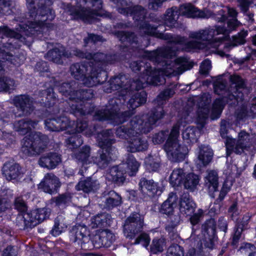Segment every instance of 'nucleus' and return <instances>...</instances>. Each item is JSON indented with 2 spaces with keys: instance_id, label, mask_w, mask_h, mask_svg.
<instances>
[{
  "instance_id": "obj_1",
  "label": "nucleus",
  "mask_w": 256,
  "mask_h": 256,
  "mask_svg": "<svg viewBox=\"0 0 256 256\" xmlns=\"http://www.w3.org/2000/svg\"><path fill=\"white\" fill-rule=\"evenodd\" d=\"M176 48L168 46L159 48L153 51L145 52L144 55V57L155 64L162 66V68L152 69L149 64L143 60L132 62L130 64V68L132 71L140 70L141 68L144 67V72L142 76L133 79L132 81L128 79V76L122 74L127 77V84H134L136 81L142 82V88L144 87L146 84L160 85L165 83L164 76H176L191 68L192 65L189 63L186 58H178L174 62L170 60L176 56Z\"/></svg>"
},
{
  "instance_id": "obj_2",
  "label": "nucleus",
  "mask_w": 256,
  "mask_h": 256,
  "mask_svg": "<svg viewBox=\"0 0 256 256\" xmlns=\"http://www.w3.org/2000/svg\"><path fill=\"white\" fill-rule=\"evenodd\" d=\"M28 13L26 18L20 16L16 20L20 24V32H16L8 26H0V34L8 38H14L24 44L30 46L33 41L32 36L38 32L43 30L45 25L50 24L46 21H52L55 18V14L50 7L52 4L50 0H26Z\"/></svg>"
},
{
  "instance_id": "obj_3",
  "label": "nucleus",
  "mask_w": 256,
  "mask_h": 256,
  "mask_svg": "<svg viewBox=\"0 0 256 256\" xmlns=\"http://www.w3.org/2000/svg\"><path fill=\"white\" fill-rule=\"evenodd\" d=\"M110 90L107 92L118 90V98L114 97L108 100L104 108L96 112L94 118L98 120H114L116 122H123L124 120L120 118V108L126 102V96L130 92L142 89V82L136 81L134 84H127L128 78L126 76H116L110 80Z\"/></svg>"
},
{
  "instance_id": "obj_4",
  "label": "nucleus",
  "mask_w": 256,
  "mask_h": 256,
  "mask_svg": "<svg viewBox=\"0 0 256 256\" xmlns=\"http://www.w3.org/2000/svg\"><path fill=\"white\" fill-rule=\"evenodd\" d=\"M228 14L232 19L227 22V27L215 26V28H208L200 30L198 32H190L189 38L197 40H201L202 42L198 40H190L186 44V48L188 50L195 49H203L205 48H208L210 46L216 47L219 46L217 44L216 39L214 38L216 35L223 34L228 35L232 30H235L240 24L236 17L238 14L236 10L230 7H227Z\"/></svg>"
},
{
  "instance_id": "obj_5",
  "label": "nucleus",
  "mask_w": 256,
  "mask_h": 256,
  "mask_svg": "<svg viewBox=\"0 0 256 256\" xmlns=\"http://www.w3.org/2000/svg\"><path fill=\"white\" fill-rule=\"evenodd\" d=\"M193 105L192 102H189L186 106L179 112L178 121L173 126L164 144V150L168 158L172 162H176L184 160L188 154L187 148L180 145L178 138L179 136L180 127L185 126L186 123L191 121L189 116L193 110Z\"/></svg>"
},
{
  "instance_id": "obj_6",
  "label": "nucleus",
  "mask_w": 256,
  "mask_h": 256,
  "mask_svg": "<svg viewBox=\"0 0 256 256\" xmlns=\"http://www.w3.org/2000/svg\"><path fill=\"white\" fill-rule=\"evenodd\" d=\"M69 71L74 78L82 81L83 84L88 87L103 84L108 77L106 72L102 70L99 72H96V74H95L91 65L84 62L72 64Z\"/></svg>"
},
{
  "instance_id": "obj_7",
  "label": "nucleus",
  "mask_w": 256,
  "mask_h": 256,
  "mask_svg": "<svg viewBox=\"0 0 256 256\" xmlns=\"http://www.w3.org/2000/svg\"><path fill=\"white\" fill-rule=\"evenodd\" d=\"M82 2L86 4L88 8L92 7L94 8H78V6L76 8L70 4H68L66 10L74 19H81L85 22L92 23L96 20L98 16L111 17L110 14L102 9V2L101 0H81L80 5Z\"/></svg>"
},
{
  "instance_id": "obj_8",
  "label": "nucleus",
  "mask_w": 256,
  "mask_h": 256,
  "mask_svg": "<svg viewBox=\"0 0 256 256\" xmlns=\"http://www.w3.org/2000/svg\"><path fill=\"white\" fill-rule=\"evenodd\" d=\"M49 142L47 136L40 132L32 133L22 141V152L28 156H36L46 151Z\"/></svg>"
},
{
  "instance_id": "obj_9",
  "label": "nucleus",
  "mask_w": 256,
  "mask_h": 256,
  "mask_svg": "<svg viewBox=\"0 0 256 256\" xmlns=\"http://www.w3.org/2000/svg\"><path fill=\"white\" fill-rule=\"evenodd\" d=\"M186 16L188 18H205L204 13L198 10L192 4H185L182 5L180 8V12H178L176 8H173L168 9L166 11L165 17V24L169 27H172L176 23L179 14Z\"/></svg>"
},
{
  "instance_id": "obj_10",
  "label": "nucleus",
  "mask_w": 256,
  "mask_h": 256,
  "mask_svg": "<svg viewBox=\"0 0 256 256\" xmlns=\"http://www.w3.org/2000/svg\"><path fill=\"white\" fill-rule=\"evenodd\" d=\"M93 96V90L91 88H82L78 90H74L70 96L68 97V100H66V102L74 112L86 115L88 114V112L84 109L82 102L90 99Z\"/></svg>"
},
{
  "instance_id": "obj_11",
  "label": "nucleus",
  "mask_w": 256,
  "mask_h": 256,
  "mask_svg": "<svg viewBox=\"0 0 256 256\" xmlns=\"http://www.w3.org/2000/svg\"><path fill=\"white\" fill-rule=\"evenodd\" d=\"M252 138V136L245 131L239 132L237 140L228 137L225 142L226 156H230L232 152L237 154L243 152L244 150L250 147Z\"/></svg>"
},
{
  "instance_id": "obj_12",
  "label": "nucleus",
  "mask_w": 256,
  "mask_h": 256,
  "mask_svg": "<svg viewBox=\"0 0 256 256\" xmlns=\"http://www.w3.org/2000/svg\"><path fill=\"white\" fill-rule=\"evenodd\" d=\"M242 97L243 93L232 92L229 88L226 96L222 98H216L214 102L212 109V119H216L220 116L226 102L228 103L232 101L230 104H235L236 103H238V99L242 100Z\"/></svg>"
},
{
  "instance_id": "obj_13",
  "label": "nucleus",
  "mask_w": 256,
  "mask_h": 256,
  "mask_svg": "<svg viewBox=\"0 0 256 256\" xmlns=\"http://www.w3.org/2000/svg\"><path fill=\"white\" fill-rule=\"evenodd\" d=\"M140 29L141 30L146 34L155 36L157 38L167 40L170 42L174 44H184V48L185 50L188 51L186 50V44L189 42H187L186 38L184 36H172L170 34L159 32V30H158L156 28L151 26L147 22H144L140 26Z\"/></svg>"
},
{
  "instance_id": "obj_14",
  "label": "nucleus",
  "mask_w": 256,
  "mask_h": 256,
  "mask_svg": "<svg viewBox=\"0 0 256 256\" xmlns=\"http://www.w3.org/2000/svg\"><path fill=\"white\" fill-rule=\"evenodd\" d=\"M144 220L140 214L134 213L130 214L125 220L124 232L126 238H132L142 232Z\"/></svg>"
},
{
  "instance_id": "obj_15",
  "label": "nucleus",
  "mask_w": 256,
  "mask_h": 256,
  "mask_svg": "<svg viewBox=\"0 0 256 256\" xmlns=\"http://www.w3.org/2000/svg\"><path fill=\"white\" fill-rule=\"evenodd\" d=\"M202 228L204 236L202 239L204 245L206 248L212 249L214 246V242L217 239L215 220L210 218L206 220L202 225Z\"/></svg>"
},
{
  "instance_id": "obj_16",
  "label": "nucleus",
  "mask_w": 256,
  "mask_h": 256,
  "mask_svg": "<svg viewBox=\"0 0 256 256\" xmlns=\"http://www.w3.org/2000/svg\"><path fill=\"white\" fill-rule=\"evenodd\" d=\"M114 240L115 236L107 229L97 230L92 238V242L96 248L110 247Z\"/></svg>"
},
{
  "instance_id": "obj_17",
  "label": "nucleus",
  "mask_w": 256,
  "mask_h": 256,
  "mask_svg": "<svg viewBox=\"0 0 256 256\" xmlns=\"http://www.w3.org/2000/svg\"><path fill=\"white\" fill-rule=\"evenodd\" d=\"M14 105L22 112V116H28L34 110V100L28 94H20L14 97Z\"/></svg>"
},
{
  "instance_id": "obj_18",
  "label": "nucleus",
  "mask_w": 256,
  "mask_h": 256,
  "mask_svg": "<svg viewBox=\"0 0 256 256\" xmlns=\"http://www.w3.org/2000/svg\"><path fill=\"white\" fill-rule=\"evenodd\" d=\"M211 96L208 94H204L198 102L197 110V122L204 126L206 120L210 112V104L211 102Z\"/></svg>"
},
{
  "instance_id": "obj_19",
  "label": "nucleus",
  "mask_w": 256,
  "mask_h": 256,
  "mask_svg": "<svg viewBox=\"0 0 256 256\" xmlns=\"http://www.w3.org/2000/svg\"><path fill=\"white\" fill-rule=\"evenodd\" d=\"M62 162V156L55 152H50L42 154L38 159V165L48 170L54 169Z\"/></svg>"
},
{
  "instance_id": "obj_20",
  "label": "nucleus",
  "mask_w": 256,
  "mask_h": 256,
  "mask_svg": "<svg viewBox=\"0 0 256 256\" xmlns=\"http://www.w3.org/2000/svg\"><path fill=\"white\" fill-rule=\"evenodd\" d=\"M132 134H140L141 133L146 134L152 128L148 119L144 120L143 116H136L132 118L128 124Z\"/></svg>"
},
{
  "instance_id": "obj_21",
  "label": "nucleus",
  "mask_w": 256,
  "mask_h": 256,
  "mask_svg": "<svg viewBox=\"0 0 256 256\" xmlns=\"http://www.w3.org/2000/svg\"><path fill=\"white\" fill-rule=\"evenodd\" d=\"M122 204V198L114 190L105 193L104 196L100 198L99 205L102 209L110 210L117 207Z\"/></svg>"
},
{
  "instance_id": "obj_22",
  "label": "nucleus",
  "mask_w": 256,
  "mask_h": 256,
  "mask_svg": "<svg viewBox=\"0 0 256 256\" xmlns=\"http://www.w3.org/2000/svg\"><path fill=\"white\" fill-rule=\"evenodd\" d=\"M46 128L50 131L64 130L70 126L69 118L64 116L56 118H48L45 120Z\"/></svg>"
},
{
  "instance_id": "obj_23",
  "label": "nucleus",
  "mask_w": 256,
  "mask_h": 256,
  "mask_svg": "<svg viewBox=\"0 0 256 256\" xmlns=\"http://www.w3.org/2000/svg\"><path fill=\"white\" fill-rule=\"evenodd\" d=\"M147 140L141 134H132L128 140L127 151L130 152H143L148 148Z\"/></svg>"
},
{
  "instance_id": "obj_24",
  "label": "nucleus",
  "mask_w": 256,
  "mask_h": 256,
  "mask_svg": "<svg viewBox=\"0 0 256 256\" xmlns=\"http://www.w3.org/2000/svg\"><path fill=\"white\" fill-rule=\"evenodd\" d=\"M48 60L59 64H64L63 58L72 57L70 52L62 46H58L49 50L44 56Z\"/></svg>"
},
{
  "instance_id": "obj_25",
  "label": "nucleus",
  "mask_w": 256,
  "mask_h": 256,
  "mask_svg": "<svg viewBox=\"0 0 256 256\" xmlns=\"http://www.w3.org/2000/svg\"><path fill=\"white\" fill-rule=\"evenodd\" d=\"M59 179L52 173H47L45 174L42 180L38 185V188L44 192L52 194L56 192L60 186Z\"/></svg>"
},
{
  "instance_id": "obj_26",
  "label": "nucleus",
  "mask_w": 256,
  "mask_h": 256,
  "mask_svg": "<svg viewBox=\"0 0 256 256\" xmlns=\"http://www.w3.org/2000/svg\"><path fill=\"white\" fill-rule=\"evenodd\" d=\"M118 10L122 14L132 16L136 20H144L147 14V10L140 5L129 8H118Z\"/></svg>"
},
{
  "instance_id": "obj_27",
  "label": "nucleus",
  "mask_w": 256,
  "mask_h": 256,
  "mask_svg": "<svg viewBox=\"0 0 256 256\" xmlns=\"http://www.w3.org/2000/svg\"><path fill=\"white\" fill-rule=\"evenodd\" d=\"M224 76H227L230 82V87L229 88H230V92H238L239 94L243 93L244 92L246 93L248 92L244 80L240 76L228 74H224Z\"/></svg>"
},
{
  "instance_id": "obj_28",
  "label": "nucleus",
  "mask_w": 256,
  "mask_h": 256,
  "mask_svg": "<svg viewBox=\"0 0 256 256\" xmlns=\"http://www.w3.org/2000/svg\"><path fill=\"white\" fill-rule=\"evenodd\" d=\"M20 166L12 162H6L2 168V174L8 180H15L21 174Z\"/></svg>"
},
{
  "instance_id": "obj_29",
  "label": "nucleus",
  "mask_w": 256,
  "mask_h": 256,
  "mask_svg": "<svg viewBox=\"0 0 256 256\" xmlns=\"http://www.w3.org/2000/svg\"><path fill=\"white\" fill-rule=\"evenodd\" d=\"M140 164L137 162L134 156L128 154L124 162L120 164V168H123L125 173L130 176H134L138 171Z\"/></svg>"
},
{
  "instance_id": "obj_30",
  "label": "nucleus",
  "mask_w": 256,
  "mask_h": 256,
  "mask_svg": "<svg viewBox=\"0 0 256 256\" xmlns=\"http://www.w3.org/2000/svg\"><path fill=\"white\" fill-rule=\"evenodd\" d=\"M139 188L142 193L149 197H154L158 194L157 184L153 180H148L146 178H142L139 182Z\"/></svg>"
},
{
  "instance_id": "obj_31",
  "label": "nucleus",
  "mask_w": 256,
  "mask_h": 256,
  "mask_svg": "<svg viewBox=\"0 0 256 256\" xmlns=\"http://www.w3.org/2000/svg\"><path fill=\"white\" fill-rule=\"evenodd\" d=\"M248 34V32L242 30L236 36H233V41L224 44V50L223 51L218 49L216 50L217 54L221 56H228L229 54H226V52H228L229 50L238 44H244L246 42L245 38Z\"/></svg>"
},
{
  "instance_id": "obj_32",
  "label": "nucleus",
  "mask_w": 256,
  "mask_h": 256,
  "mask_svg": "<svg viewBox=\"0 0 256 256\" xmlns=\"http://www.w3.org/2000/svg\"><path fill=\"white\" fill-rule=\"evenodd\" d=\"M199 151L196 160L197 164L200 167L207 166L212 160L213 156L212 150L208 146L202 145L199 146Z\"/></svg>"
},
{
  "instance_id": "obj_33",
  "label": "nucleus",
  "mask_w": 256,
  "mask_h": 256,
  "mask_svg": "<svg viewBox=\"0 0 256 256\" xmlns=\"http://www.w3.org/2000/svg\"><path fill=\"white\" fill-rule=\"evenodd\" d=\"M38 121L26 118L21 120L14 124L16 130L24 135L32 129L36 128Z\"/></svg>"
},
{
  "instance_id": "obj_34",
  "label": "nucleus",
  "mask_w": 256,
  "mask_h": 256,
  "mask_svg": "<svg viewBox=\"0 0 256 256\" xmlns=\"http://www.w3.org/2000/svg\"><path fill=\"white\" fill-rule=\"evenodd\" d=\"M206 172L205 184L208 189L210 196L214 198V192L218 190V174L213 170H207Z\"/></svg>"
},
{
  "instance_id": "obj_35",
  "label": "nucleus",
  "mask_w": 256,
  "mask_h": 256,
  "mask_svg": "<svg viewBox=\"0 0 256 256\" xmlns=\"http://www.w3.org/2000/svg\"><path fill=\"white\" fill-rule=\"evenodd\" d=\"M196 206L188 194H184L181 198L180 210V212L186 216L194 214Z\"/></svg>"
},
{
  "instance_id": "obj_36",
  "label": "nucleus",
  "mask_w": 256,
  "mask_h": 256,
  "mask_svg": "<svg viewBox=\"0 0 256 256\" xmlns=\"http://www.w3.org/2000/svg\"><path fill=\"white\" fill-rule=\"evenodd\" d=\"M178 197L176 193L172 192L168 194V198L161 205L160 212L167 216L174 212V208L176 204Z\"/></svg>"
},
{
  "instance_id": "obj_37",
  "label": "nucleus",
  "mask_w": 256,
  "mask_h": 256,
  "mask_svg": "<svg viewBox=\"0 0 256 256\" xmlns=\"http://www.w3.org/2000/svg\"><path fill=\"white\" fill-rule=\"evenodd\" d=\"M32 226L34 227L49 217L50 211L46 208H38L29 212Z\"/></svg>"
},
{
  "instance_id": "obj_38",
  "label": "nucleus",
  "mask_w": 256,
  "mask_h": 256,
  "mask_svg": "<svg viewBox=\"0 0 256 256\" xmlns=\"http://www.w3.org/2000/svg\"><path fill=\"white\" fill-rule=\"evenodd\" d=\"M99 188V184L96 180L88 177L86 179L81 180L76 186L78 190H82L86 193H88L96 190Z\"/></svg>"
},
{
  "instance_id": "obj_39",
  "label": "nucleus",
  "mask_w": 256,
  "mask_h": 256,
  "mask_svg": "<svg viewBox=\"0 0 256 256\" xmlns=\"http://www.w3.org/2000/svg\"><path fill=\"white\" fill-rule=\"evenodd\" d=\"M123 168H120L118 166H114L110 170L109 174H107V178L114 183L120 185L125 180L124 174H126Z\"/></svg>"
},
{
  "instance_id": "obj_40",
  "label": "nucleus",
  "mask_w": 256,
  "mask_h": 256,
  "mask_svg": "<svg viewBox=\"0 0 256 256\" xmlns=\"http://www.w3.org/2000/svg\"><path fill=\"white\" fill-rule=\"evenodd\" d=\"M71 236L72 240L74 242L80 240L82 242L85 243L89 240L88 232L86 226H82L80 225L74 227L71 232Z\"/></svg>"
},
{
  "instance_id": "obj_41",
  "label": "nucleus",
  "mask_w": 256,
  "mask_h": 256,
  "mask_svg": "<svg viewBox=\"0 0 256 256\" xmlns=\"http://www.w3.org/2000/svg\"><path fill=\"white\" fill-rule=\"evenodd\" d=\"M146 168L150 172H156L160 166V159L158 153L150 154L145 158Z\"/></svg>"
},
{
  "instance_id": "obj_42",
  "label": "nucleus",
  "mask_w": 256,
  "mask_h": 256,
  "mask_svg": "<svg viewBox=\"0 0 256 256\" xmlns=\"http://www.w3.org/2000/svg\"><path fill=\"white\" fill-rule=\"evenodd\" d=\"M186 174V172L184 168H174L170 177V183L173 186H179L183 182Z\"/></svg>"
},
{
  "instance_id": "obj_43",
  "label": "nucleus",
  "mask_w": 256,
  "mask_h": 256,
  "mask_svg": "<svg viewBox=\"0 0 256 256\" xmlns=\"http://www.w3.org/2000/svg\"><path fill=\"white\" fill-rule=\"evenodd\" d=\"M146 100V94L144 91L136 92L129 100L128 104L129 108L134 110L144 104Z\"/></svg>"
},
{
  "instance_id": "obj_44",
  "label": "nucleus",
  "mask_w": 256,
  "mask_h": 256,
  "mask_svg": "<svg viewBox=\"0 0 256 256\" xmlns=\"http://www.w3.org/2000/svg\"><path fill=\"white\" fill-rule=\"evenodd\" d=\"M116 142L115 139H105L100 143V146L106 152L108 156H110L111 161L116 157L118 154L117 149L112 146V144Z\"/></svg>"
},
{
  "instance_id": "obj_45",
  "label": "nucleus",
  "mask_w": 256,
  "mask_h": 256,
  "mask_svg": "<svg viewBox=\"0 0 256 256\" xmlns=\"http://www.w3.org/2000/svg\"><path fill=\"white\" fill-rule=\"evenodd\" d=\"M40 96L42 97L41 102L44 104L48 107L53 106L56 102V96L52 88H49L46 90H42L40 93Z\"/></svg>"
},
{
  "instance_id": "obj_46",
  "label": "nucleus",
  "mask_w": 256,
  "mask_h": 256,
  "mask_svg": "<svg viewBox=\"0 0 256 256\" xmlns=\"http://www.w3.org/2000/svg\"><path fill=\"white\" fill-rule=\"evenodd\" d=\"M104 58H106V54L102 52H96L92 54V58L90 60H93L90 63L92 68H94V74H96V72H99L100 70H104L103 66L104 65Z\"/></svg>"
},
{
  "instance_id": "obj_47",
  "label": "nucleus",
  "mask_w": 256,
  "mask_h": 256,
  "mask_svg": "<svg viewBox=\"0 0 256 256\" xmlns=\"http://www.w3.org/2000/svg\"><path fill=\"white\" fill-rule=\"evenodd\" d=\"M92 160L100 168H106L111 162L110 156H108L104 150L98 152L96 156H92Z\"/></svg>"
},
{
  "instance_id": "obj_48",
  "label": "nucleus",
  "mask_w": 256,
  "mask_h": 256,
  "mask_svg": "<svg viewBox=\"0 0 256 256\" xmlns=\"http://www.w3.org/2000/svg\"><path fill=\"white\" fill-rule=\"evenodd\" d=\"M199 134L200 132L196 128L188 126L182 132V136L187 143H194L197 142Z\"/></svg>"
},
{
  "instance_id": "obj_49",
  "label": "nucleus",
  "mask_w": 256,
  "mask_h": 256,
  "mask_svg": "<svg viewBox=\"0 0 256 256\" xmlns=\"http://www.w3.org/2000/svg\"><path fill=\"white\" fill-rule=\"evenodd\" d=\"M158 105V106L152 110L150 116L147 118L152 127L156 124L157 121L162 118L166 112L163 107L160 106L162 104Z\"/></svg>"
},
{
  "instance_id": "obj_50",
  "label": "nucleus",
  "mask_w": 256,
  "mask_h": 256,
  "mask_svg": "<svg viewBox=\"0 0 256 256\" xmlns=\"http://www.w3.org/2000/svg\"><path fill=\"white\" fill-rule=\"evenodd\" d=\"M199 181L200 178L198 175L193 173H189L186 175L182 184H184L185 188L193 192L196 188Z\"/></svg>"
},
{
  "instance_id": "obj_51",
  "label": "nucleus",
  "mask_w": 256,
  "mask_h": 256,
  "mask_svg": "<svg viewBox=\"0 0 256 256\" xmlns=\"http://www.w3.org/2000/svg\"><path fill=\"white\" fill-rule=\"evenodd\" d=\"M16 224L20 229L33 228L29 212L18 214L16 218Z\"/></svg>"
},
{
  "instance_id": "obj_52",
  "label": "nucleus",
  "mask_w": 256,
  "mask_h": 256,
  "mask_svg": "<svg viewBox=\"0 0 256 256\" xmlns=\"http://www.w3.org/2000/svg\"><path fill=\"white\" fill-rule=\"evenodd\" d=\"M116 36L122 42H128L130 44H137L138 38L132 32L118 31L115 32Z\"/></svg>"
},
{
  "instance_id": "obj_53",
  "label": "nucleus",
  "mask_w": 256,
  "mask_h": 256,
  "mask_svg": "<svg viewBox=\"0 0 256 256\" xmlns=\"http://www.w3.org/2000/svg\"><path fill=\"white\" fill-rule=\"evenodd\" d=\"M0 58H2L4 62H9L14 65L18 66L23 62L25 58L24 56L20 58L18 57L17 56H13L9 52H6L4 50H2L0 49Z\"/></svg>"
},
{
  "instance_id": "obj_54",
  "label": "nucleus",
  "mask_w": 256,
  "mask_h": 256,
  "mask_svg": "<svg viewBox=\"0 0 256 256\" xmlns=\"http://www.w3.org/2000/svg\"><path fill=\"white\" fill-rule=\"evenodd\" d=\"M58 86V90L60 92L62 93L63 95L66 96H70L74 90L78 86V83L72 80L70 82H64L60 86Z\"/></svg>"
},
{
  "instance_id": "obj_55",
  "label": "nucleus",
  "mask_w": 256,
  "mask_h": 256,
  "mask_svg": "<svg viewBox=\"0 0 256 256\" xmlns=\"http://www.w3.org/2000/svg\"><path fill=\"white\" fill-rule=\"evenodd\" d=\"M16 85L13 79L7 77H0V92L14 90Z\"/></svg>"
},
{
  "instance_id": "obj_56",
  "label": "nucleus",
  "mask_w": 256,
  "mask_h": 256,
  "mask_svg": "<svg viewBox=\"0 0 256 256\" xmlns=\"http://www.w3.org/2000/svg\"><path fill=\"white\" fill-rule=\"evenodd\" d=\"M227 80L223 76H219L214 82V92L218 94H222L226 92Z\"/></svg>"
},
{
  "instance_id": "obj_57",
  "label": "nucleus",
  "mask_w": 256,
  "mask_h": 256,
  "mask_svg": "<svg viewBox=\"0 0 256 256\" xmlns=\"http://www.w3.org/2000/svg\"><path fill=\"white\" fill-rule=\"evenodd\" d=\"M108 214L105 213L98 214L92 220V228L105 227L108 224Z\"/></svg>"
},
{
  "instance_id": "obj_58",
  "label": "nucleus",
  "mask_w": 256,
  "mask_h": 256,
  "mask_svg": "<svg viewBox=\"0 0 256 256\" xmlns=\"http://www.w3.org/2000/svg\"><path fill=\"white\" fill-rule=\"evenodd\" d=\"M166 242L164 238H154L150 246V250L154 254L162 252L166 248Z\"/></svg>"
},
{
  "instance_id": "obj_59",
  "label": "nucleus",
  "mask_w": 256,
  "mask_h": 256,
  "mask_svg": "<svg viewBox=\"0 0 256 256\" xmlns=\"http://www.w3.org/2000/svg\"><path fill=\"white\" fill-rule=\"evenodd\" d=\"M174 94L172 88H166L160 94L154 101L158 104H163L164 101L172 96Z\"/></svg>"
},
{
  "instance_id": "obj_60",
  "label": "nucleus",
  "mask_w": 256,
  "mask_h": 256,
  "mask_svg": "<svg viewBox=\"0 0 256 256\" xmlns=\"http://www.w3.org/2000/svg\"><path fill=\"white\" fill-rule=\"evenodd\" d=\"M116 134L117 137L120 138H125L127 141L129 140L132 135V131L130 130L128 126H122L117 128Z\"/></svg>"
},
{
  "instance_id": "obj_61",
  "label": "nucleus",
  "mask_w": 256,
  "mask_h": 256,
  "mask_svg": "<svg viewBox=\"0 0 256 256\" xmlns=\"http://www.w3.org/2000/svg\"><path fill=\"white\" fill-rule=\"evenodd\" d=\"M67 144L70 148H75L80 146L83 140L80 134H76L72 136L67 140Z\"/></svg>"
},
{
  "instance_id": "obj_62",
  "label": "nucleus",
  "mask_w": 256,
  "mask_h": 256,
  "mask_svg": "<svg viewBox=\"0 0 256 256\" xmlns=\"http://www.w3.org/2000/svg\"><path fill=\"white\" fill-rule=\"evenodd\" d=\"M90 147L86 146L76 154V158L82 162H86L90 156Z\"/></svg>"
},
{
  "instance_id": "obj_63",
  "label": "nucleus",
  "mask_w": 256,
  "mask_h": 256,
  "mask_svg": "<svg viewBox=\"0 0 256 256\" xmlns=\"http://www.w3.org/2000/svg\"><path fill=\"white\" fill-rule=\"evenodd\" d=\"M166 256H184L183 248L178 244H172L167 250Z\"/></svg>"
},
{
  "instance_id": "obj_64",
  "label": "nucleus",
  "mask_w": 256,
  "mask_h": 256,
  "mask_svg": "<svg viewBox=\"0 0 256 256\" xmlns=\"http://www.w3.org/2000/svg\"><path fill=\"white\" fill-rule=\"evenodd\" d=\"M168 222L169 224L166 226L176 228L180 222V216L178 212L172 213L168 215Z\"/></svg>"
}]
</instances>
